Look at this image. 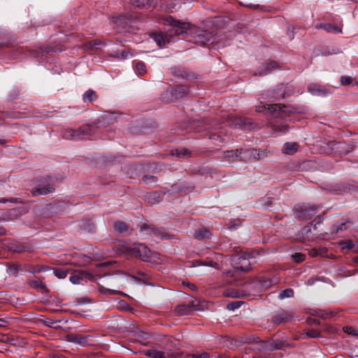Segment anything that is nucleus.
I'll list each match as a JSON object with an SVG mask.
<instances>
[{"label": "nucleus", "instance_id": "obj_30", "mask_svg": "<svg viewBox=\"0 0 358 358\" xmlns=\"http://www.w3.org/2000/svg\"><path fill=\"white\" fill-rule=\"evenodd\" d=\"M293 260L296 263H301L306 259V255L302 253H295L292 255Z\"/></svg>", "mask_w": 358, "mask_h": 358}, {"label": "nucleus", "instance_id": "obj_8", "mask_svg": "<svg viewBox=\"0 0 358 358\" xmlns=\"http://www.w3.org/2000/svg\"><path fill=\"white\" fill-rule=\"evenodd\" d=\"M308 91L314 96H325L329 94L325 87L318 83H310L308 87Z\"/></svg>", "mask_w": 358, "mask_h": 358}, {"label": "nucleus", "instance_id": "obj_11", "mask_svg": "<svg viewBox=\"0 0 358 358\" xmlns=\"http://www.w3.org/2000/svg\"><path fill=\"white\" fill-rule=\"evenodd\" d=\"M54 190H55V189L50 185H47V186L39 185L38 187L34 188L31 190V193L34 196L45 195L49 193L53 192Z\"/></svg>", "mask_w": 358, "mask_h": 358}, {"label": "nucleus", "instance_id": "obj_5", "mask_svg": "<svg viewBox=\"0 0 358 358\" xmlns=\"http://www.w3.org/2000/svg\"><path fill=\"white\" fill-rule=\"evenodd\" d=\"M188 93V89L183 85L178 86L176 88H171L164 92L162 94V100L166 102H171L183 97Z\"/></svg>", "mask_w": 358, "mask_h": 358}, {"label": "nucleus", "instance_id": "obj_55", "mask_svg": "<svg viewBox=\"0 0 358 358\" xmlns=\"http://www.w3.org/2000/svg\"><path fill=\"white\" fill-rule=\"evenodd\" d=\"M345 224H343L340 227H338L337 229H336V231L338 232L339 230H342L343 229V227L345 226Z\"/></svg>", "mask_w": 358, "mask_h": 358}, {"label": "nucleus", "instance_id": "obj_24", "mask_svg": "<svg viewBox=\"0 0 358 358\" xmlns=\"http://www.w3.org/2000/svg\"><path fill=\"white\" fill-rule=\"evenodd\" d=\"M171 155L173 156H176L178 157L188 156L189 155V152L186 148H180L176 149L171 151Z\"/></svg>", "mask_w": 358, "mask_h": 358}, {"label": "nucleus", "instance_id": "obj_60", "mask_svg": "<svg viewBox=\"0 0 358 358\" xmlns=\"http://www.w3.org/2000/svg\"><path fill=\"white\" fill-rule=\"evenodd\" d=\"M315 323L316 324H320V322L319 321H317V322L315 321Z\"/></svg>", "mask_w": 358, "mask_h": 358}, {"label": "nucleus", "instance_id": "obj_19", "mask_svg": "<svg viewBox=\"0 0 358 358\" xmlns=\"http://www.w3.org/2000/svg\"><path fill=\"white\" fill-rule=\"evenodd\" d=\"M148 201L151 204L159 203L162 199V196L159 192H154L147 196Z\"/></svg>", "mask_w": 358, "mask_h": 358}, {"label": "nucleus", "instance_id": "obj_28", "mask_svg": "<svg viewBox=\"0 0 358 358\" xmlns=\"http://www.w3.org/2000/svg\"><path fill=\"white\" fill-rule=\"evenodd\" d=\"M294 295V291L292 289H286L282 291H281L279 294V299H284L285 298H290L293 296Z\"/></svg>", "mask_w": 358, "mask_h": 358}, {"label": "nucleus", "instance_id": "obj_39", "mask_svg": "<svg viewBox=\"0 0 358 358\" xmlns=\"http://www.w3.org/2000/svg\"><path fill=\"white\" fill-rule=\"evenodd\" d=\"M243 303L242 301H236V302L231 303L228 305V308L231 309V310L238 308H240L241 303Z\"/></svg>", "mask_w": 358, "mask_h": 358}, {"label": "nucleus", "instance_id": "obj_21", "mask_svg": "<svg viewBox=\"0 0 358 358\" xmlns=\"http://www.w3.org/2000/svg\"><path fill=\"white\" fill-rule=\"evenodd\" d=\"M269 341L270 351L280 350L285 345L281 340H271Z\"/></svg>", "mask_w": 358, "mask_h": 358}, {"label": "nucleus", "instance_id": "obj_38", "mask_svg": "<svg viewBox=\"0 0 358 358\" xmlns=\"http://www.w3.org/2000/svg\"><path fill=\"white\" fill-rule=\"evenodd\" d=\"M210 138L214 140L216 143H222L224 141V138L217 134H213L210 136Z\"/></svg>", "mask_w": 358, "mask_h": 358}, {"label": "nucleus", "instance_id": "obj_49", "mask_svg": "<svg viewBox=\"0 0 358 358\" xmlns=\"http://www.w3.org/2000/svg\"><path fill=\"white\" fill-rule=\"evenodd\" d=\"M158 3L157 1H150V0H147V4H148L149 6H152V5H157Z\"/></svg>", "mask_w": 358, "mask_h": 358}, {"label": "nucleus", "instance_id": "obj_36", "mask_svg": "<svg viewBox=\"0 0 358 358\" xmlns=\"http://www.w3.org/2000/svg\"><path fill=\"white\" fill-rule=\"evenodd\" d=\"M352 78L350 76H341V83L342 85H349L352 83Z\"/></svg>", "mask_w": 358, "mask_h": 358}, {"label": "nucleus", "instance_id": "obj_26", "mask_svg": "<svg viewBox=\"0 0 358 358\" xmlns=\"http://www.w3.org/2000/svg\"><path fill=\"white\" fill-rule=\"evenodd\" d=\"M210 236V231L206 229L197 230L195 233V236L201 239L209 238Z\"/></svg>", "mask_w": 358, "mask_h": 358}, {"label": "nucleus", "instance_id": "obj_1", "mask_svg": "<svg viewBox=\"0 0 358 358\" xmlns=\"http://www.w3.org/2000/svg\"><path fill=\"white\" fill-rule=\"evenodd\" d=\"M269 113L275 115L271 121V127L277 135L285 134L288 131L286 124L281 121V119H285L292 113H308V107L305 106H280L278 104L268 105L267 108Z\"/></svg>", "mask_w": 358, "mask_h": 358}, {"label": "nucleus", "instance_id": "obj_29", "mask_svg": "<svg viewBox=\"0 0 358 358\" xmlns=\"http://www.w3.org/2000/svg\"><path fill=\"white\" fill-rule=\"evenodd\" d=\"M67 271L64 269H56L54 272L55 276L59 279H64L67 276Z\"/></svg>", "mask_w": 358, "mask_h": 358}, {"label": "nucleus", "instance_id": "obj_12", "mask_svg": "<svg viewBox=\"0 0 358 358\" xmlns=\"http://www.w3.org/2000/svg\"><path fill=\"white\" fill-rule=\"evenodd\" d=\"M140 258L143 261H150L152 257L151 250L144 245H139L137 248Z\"/></svg>", "mask_w": 358, "mask_h": 358}, {"label": "nucleus", "instance_id": "obj_54", "mask_svg": "<svg viewBox=\"0 0 358 358\" xmlns=\"http://www.w3.org/2000/svg\"><path fill=\"white\" fill-rule=\"evenodd\" d=\"M285 96V94H280V95H276L275 98L276 99H280V98H284Z\"/></svg>", "mask_w": 358, "mask_h": 358}, {"label": "nucleus", "instance_id": "obj_7", "mask_svg": "<svg viewBox=\"0 0 358 358\" xmlns=\"http://www.w3.org/2000/svg\"><path fill=\"white\" fill-rule=\"evenodd\" d=\"M140 230L141 232H144L148 230L150 231L148 233V235H151V234L153 233L156 236L162 239H165L169 237V235L164 229L155 228L146 224L141 225Z\"/></svg>", "mask_w": 358, "mask_h": 358}, {"label": "nucleus", "instance_id": "obj_27", "mask_svg": "<svg viewBox=\"0 0 358 358\" xmlns=\"http://www.w3.org/2000/svg\"><path fill=\"white\" fill-rule=\"evenodd\" d=\"M133 56V55L128 50H123L120 52H116L114 57L119 59H126L129 57Z\"/></svg>", "mask_w": 358, "mask_h": 358}, {"label": "nucleus", "instance_id": "obj_15", "mask_svg": "<svg viewBox=\"0 0 358 358\" xmlns=\"http://www.w3.org/2000/svg\"><path fill=\"white\" fill-rule=\"evenodd\" d=\"M145 355L152 358H166L164 352L157 349H149L145 352Z\"/></svg>", "mask_w": 358, "mask_h": 358}, {"label": "nucleus", "instance_id": "obj_50", "mask_svg": "<svg viewBox=\"0 0 358 358\" xmlns=\"http://www.w3.org/2000/svg\"><path fill=\"white\" fill-rule=\"evenodd\" d=\"M353 245H353V243H352L351 241H349V242L346 243V248H347L348 249H351V248H352Z\"/></svg>", "mask_w": 358, "mask_h": 358}, {"label": "nucleus", "instance_id": "obj_22", "mask_svg": "<svg viewBox=\"0 0 358 358\" xmlns=\"http://www.w3.org/2000/svg\"><path fill=\"white\" fill-rule=\"evenodd\" d=\"M136 73L139 76H143L146 73V66L143 62H138L135 66Z\"/></svg>", "mask_w": 358, "mask_h": 358}, {"label": "nucleus", "instance_id": "obj_10", "mask_svg": "<svg viewBox=\"0 0 358 358\" xmlns=\"http://www.w3.org/2000/svg\"><path fill=\"white\" fill-rule=\"evenodd\" d=\"M236 267L235 268L237 271H248L250 269V262L248 258L244 256H240L237 258L236 262Z\"/></svg>", "mask_w": 358, "mask_h": 358}, {"label": "nucleus", "instance_id": "obj_51", "mask_svg": "<svg viewBox=\"0 0 358 358\" xmlns=\"http://www.w3.org/2000/svg\"><path fill=\"white\" fill-rule=\"evenodd\" d=\"M102 44L101 41H95L93 44V47L96 48L98 45Z\"/></svg>", "mask_w": 358, "mask_h": 358}, {"label": "nucleus", "instance_id": "obj_2", "mask_svg": "<svg viewBox=\"0 0 358 358\" xmlns=\"http://www.w3.org/2000/svg\"><path fill=\"white\" fill-rule=\"evenodd\" d=\"M164 24L171 26L165 35L162 32L150 34V38L156 42L159 48H164L166 44L175 42L176 36L185 33L189 28V23L181 22L172 16H167L164 18Z\"/></svg>", "mask_w": 358, "mask_h": 358}, {"label": "nucleus", "instance_id": "obj_18", "mask_svg": "<svg viewBox=\"0 0 358 358\" xmlns=\"http://www.w3.org/2000/svg\"><path fill=\"white\" fill-rule=\"evenodd\" d=\"M29 285L34 288L41 290H45L46 289L45 285L39 278L34 279L28 282Z\"/></svg>", "mask_w": 358, "mask_h": 358}, {"label": "nucleus", "instance_id": "obj_35", "mask_svg": "<svg viewBox=\"0 0 358 358\" xmlns=\"http://www.w3.org/2000/svg\"><path fill=\"white\" fill-rule=\"evenodd\" d=\"M69 134H70V136L72 137V138H80L81 136H83L84 134L83 133L82 131L80 130H70L69 131Z\"/></svg>", "mask_w": 358, "mask_h": 358}, {"label": "nucleus", "instance_id": "obj_6", "mask_svg": "<svg viewBox=\"0 0 358 358\" xmlns=\"http://www.w3.org/2000/svg\"><path fill=\"white\" fill-rule=\"evenodd\" d=\"M230 123L229 126L234 127V128H240L242 129H252L251 123L246 122L245 118L241 117L227 116Z\"/></svg>", "mask_w": 358, "mask_h": 358}, {"label": "nucleus", "instance_id": "obj_17", "mask_svg": "<svg viewBox=\"0 0 358 358\" xmlns=\"http://www.w3.org/2000/svg\"><path fill=\"white\" fill-rule=\"evenodd\" d=\"M316 27L324 29L329 33H341L342 32L341 28H340L337 26H334V25L329 24H321L320 25H317Z\"/></svg>", "mask_w": 358, "mask_h": 358}, {"label": "nucleus", "instance_id": "obj_14", "mask_svg": "<svg viewBox=\"0 0 358 358\" xmlns=\"http://www.w3.org/2000/svg\"><path fill=\"white\" fill-rule=\"evenodd\" d=\"M278 64L276 62H271L264 64L262 69L259 72V75H266L271 72L273 69H278Z\"/></svg>", "mask_w": 358, "mask_h": 358}, {"label": "nucleus", "instance_id": "obj_37", "mask_svg": "<svg viewBox=\"0 0 358 358\" xmlns=\"http://www.w3.org/2000/svg\"><path fill=\"white\" fill-rule=\"evenodd\" d=\"M19 271L18 266L16 264H12L8 268V272L10 274L15 275Z\"/></svg>", "mask_w": 358, "mask_h": 358}, {"label": "nucleus", "instance_id": "obj_32", "mask_svg": "<svg viewBox=\"0 0 358 358\" xmlns=\"http://www.w3.org/2000/svg\"><path fill=\"white\" fill-rule=\"evenodd\" d=\"M306 336L308 338H315L320 337V333L317 330L311 329V330H308V331H306Z\"/></svg>", "mask_w": 358, "mask_h": 358}, {"label": "nucleus", "instance_id": "obj_57", "mask_svg": "<svg viewBox=\"0 0 358 358\" xmlns=\"http://www.w3.org/2000/svg\"><path fill=\"white\" fill-rule=\"evenodd\" d=\"M85 341V338H80V339H79L78 342H79V343H82V342H83V341Z\"/></svg>", "mask_w": 358, "mask_h": 358}, {"label": "nucleus", "instance_id": "obj_20", "mask_svg": "<svg viewBox=\"0 0 358 358\" xmlns=\"http://www.w3.org/2000/svg\"><path fill=\"white\" fill-rule=\"evenodd\" d=\"M96 94L94 90H89L84 93L83 95V99L85 103H91L92 101L96 99Z\"/></svg>", "mask_w": 358, "mask_h": 358}, {"label": "nucleus", "instance_id": "obj_25", "mask_svg": "<svg viewBox=\"0 0 358 358\" xmlns=\"http://www.w3.org/2000/svg\"><path fill=\"white\" fill-rule=\"evenodd\" d=\"M189 311V307L185 304L179 305L176 308V313L179 315H187Z\"/></svg>", "mask_w": 358, "mask_h": 358}, {"label": "nucleus", "instance_id": "obj_42", "mask_svg": "<svg viewBox=\"0 0 358 358\" xmlns=\"http://www.w3.org/2000/svg\"><path fill=\"white\" fill-rule=\"evenodd\" d=\"M56 323H57L56 321H54V320H50V319L45 321V326L49 327H53L54 324Z\"/></svg>", "mask_w": 358, "mask_h": 358}, {"label": "nucleus", "instance_id": "obj_46", "mask_svg": "<svg viewBox=\"0 0 358 358\" xmlns=\"http://www.w3.org/2000/svg\"><path fill=\"white\" fill-rule=\"evenodd\" d=\"M7 232H8V231L5 228L0 227V236L6 235Z\"/></svg>", "mask_w": 358, "mask_h": 358}, {"label": "nucleus", "instance_id": "obj_34", "mask_svg": "<svg viewBox=\"0 0 358 358\" xmlns=\"http://www.w3.org/2000/svg\"><path fill=\"white\" fill-rule=\"evenodd\" d=\"M343 330L348 334L358 336V329H356L352 327H345L343 328Z\"/></svg>", "mask_w": 358, "mask_h": 358}, {"label": "nucleus", "instance_id": "obj_47", "mask_svg": "<svg viewBox=\"0 0 358 358\" xmlns=\"http://www.w3.org/2000/svg\"><path fill=\"white\" fill-rule=\"evenodd\" d=\"M132 1V3L133 5L136 6V7H141L144 5L143 3H138V2H135L136 0H131Z\"/></svg>", "mask_w": 358, "mask_h": 358}, {"label": "nucleus", "instance_id": "obj_44", "mask_svg": "<svg viewBox=\"0 0 358 358\" xmlns=\"http://www.w3.org/2000/svg\"><path fill=\"white\" fill-rule=\"evenodd\" d=\"M282 321H284V317L282 316V315H278L277 317H275V318L274 319V322H277V323H280L282 322Z\"/></svg>", "mask_w": 358, "mask_h": 358}, {"label": "nucleus", "instance_id": "obj_23", "mask_svg": "<svg viewBox=\"0 0 358 358\" xmlns=\"http://www.w3.org/2000/svg\"><path fill=\"white\" fill-rule=\"evenodd\" d=\"M114 228L117 232L122 233L127 231L128 226L125 222L122 221H117L115 222Z\"/></svg>", "mask_w": 358, "mask_h": 358}, {"label": "nucleus", "instance_id": "obj_31", "mask_svg": "<svg viewBox=\"0 0 358 358\" xmlns=\"http://www.w3.org/2000/svg\"><path fill=\"white\" fill-rule=\"evenodd\" d=\"M69 280L71 283L74 285H78L81 282V281L83 280V278L80 275L74 274L70 277Z\"/></svg>", "mask_w": 358, "mask_h": 358}, {"label": "nucleus", "instance_id": "obj_9", "mask_svg": "<svg viewBox=\"0 0 358 358\" xmlns=\"http://www.w3.org/2000/svg\"><path fill=\"white\" fill-rule=\"evenodd\" d=\"M194 43L201 46H204L208 44V43L212 38V34L207 31H202L194 37Z\"/></svg>", "mask_w": 358, "mask_h": 358}, {"label": "nucleus", "instance_id": "obj_33", "mask_svg": "<svg viewBox=\"0 0 358 358\" xmlns=\"http://www.w3.org/2000/svg\"><path fill=\"white\" fill-rule=\"evenodd\" d=\"M143 180L146 184L155 183L157 181V178L154 176H145Z\"/></svg>", "mask_w": 358, "mask_h": 358}, {"label": "nucleus", "instance_id": "obj_61", "mask_svg": "<svg viewBox=\"0 0 358 358\" xmlns=\"http://www.w3.org/2000/svg\"><path fill=\"white\" fill-rule=\"evenodd\" d=\"M357 85H358V82H357Z\"/></svg>", "mask_w": 358, "mask_h": 358}, {"label": "nucleus", "instance_id": "obj_56", "mask_svg": "<svg viewBox=\"0 0 358 358\" xmlns=\"http://www.w3.org/2000/svg\"><path fill=\"white\" fill-rule=\"evenodd\" d=\"M8 201V200H7V199H1V200H0V203H6Z\"/></svg>", "mask_w": 358, "mask_h": 358}, {"label": "nucleus", "instance_id": "obj_58", "mask_svg": "<svg viewBox=\"0 0 358 358\" xmlns=\"http://www.w3.org/2000/svg\"><path fill=\"white\" fill-rule=\"evenodd\" d=\"M16 199L12 198L10 201L12 202H15Z\"/></svg>", "mask_w": 358, "mask_h": 358}, {"label": "nucleus", "instance_id": "obj_43", "mask_svg": "<svg viewBox=\"0 0 358 358\" xmlns=\"http://www.w3.org/2000/svg\"><path fill=\"white\" fill-rule=\"evenodd\" d=\"M201 124H202V128H197V129H196V131H201L202 129H208V128H210V127H211L210 126L207 125L206 123H203V121L201 122Z\"/></svg>", "mask_w": 358, "mask_h": 358}, {"label": "nucleus", "instance_id": "obj_41", "mask_svg": "<svg viewBox=\"0 0 358 358\" xmlns=\"http://www.w3.org/2000/svg\"><path fill=\"white\" fill-rule=\"evenodd\" d=\"M192 357L193 358H209V355L204 352L201 354H194Z\"/></svg>", "mask_w": 358, "mask_h": 358}, {"label": "nucleus", "instance_id": "obj_4", "mask_svg": "<svg viewBox=\"0 0 358 358\" xmlns=\"http://www.w3.org/2000/svg\"><path fill=\"white\" fill-rule=\"evenodd\" d=\"M318 208V206L310 203H303L296 206L294 210L299 219L309 220L317 213Z\"/></svg>", "mask_w": 358, "mask_h": 358}, {"label": "nucleus", "instance_id": "obj_53", "mask_svg": "<svg viewBox=\"0 0 358 358\" xmlns=\"http://www.w3.org/2000/svg\"><path fill=\"white\" fill-rule=\"evenodd\" d=\"M187 285L190 287L191 289L194 290L196 289V285L191 283H187Z\"/></svg>", "mask_w": 358, "mask_h": 358}, {"label": "nucleus", "instance_id": "obj_59", "mask_svg": "<svg viewBox=\"0 0 358 358\" xmlns=\"http://www.w3.org/2000/svg\"><path fill=\"white\" fill-rule=\"evenodd\" d=\"M110 292H111V293H115V290H110Z\"/></svg>", "mask_w": 358, "mask_h": 358}, {"label": "nucleus", "instance_id": "obj_52", "mask_svg": "<svg viewBox=\"0 0 358 358\" xmlns=\"http://www.w3.org/2000/svg\"><path fill=\"white\" fill-rule=\"evenodd\" d=\"M138 274L143 276L145 278V279H148V275L145 273H144L143 272L139 271V272H138Z\"/></svg>", "mask_w": 358, "mask_h": 358}, {"label": "nucleus", "instance_id": "obj_3", "mask_svg": "<svg viewBox=\"0 0 358 358\" xmlns=\"http://www.w3.org/2000/svg\"><path fill=\"white\" fill-rule=\"evenodd\" d=\"M223 157L227 159L229 162H234L238 159L240 160L258 159L259 158V153L255 148L237 149L224 152Z\"/></svg>", "mask_w": 358, "mask_h": 358}, {"label": "nucleus", "instance_id": "obj_16", "mask_svg": "<svg viewBox=\"0 0 358 358\" xmlns=\"http://www.w3.org/2000/svg\"><path fill=\"white\" fill-rule=\"evenodd\" d=\"M298 149V144L296 143H286L284 145L282 151L287 155H293Z\"/></svg>", "mask_w": 358, "mask_h": 358}, {"label": "nucleus", "instance_id": "obj_40", "mask_svg": "<svg viewBox=\"0 0 358 358\" xmlns=\"http://www.w3.org/2000/svg\"><path fill=\"white\" fill-rule=\"evenodd\" d=\"M115 114L106 115L103 117V120L107 122L108 124L113 123V120L115 119Z\"/></svg>", "mask_w": 358, "mask_h": 358}, {"label": "nucleus", "instance_id": "obj_13", "mask_svg": "<svg viewBox=\"0 0 358 358\" xmlns=\"http://www.w3.org/2000/svg\"><path fill=\"white\" fill-rule=\"evenodd\" d=\"M249 342H254L257 344V349L259 351H270L269 341H262L259 339V338H254L252 339H250Z\"/></svg>", "mask_w": 358, "mask_h": 358}, {"label": "nucleus", "instance_id": "obj_48", "mask_svg": "<svg viewBox=\"0 0 358 358\" xmlns=\"http://www.w3.org/2000/svg\"><path fill=\"white\" fill-rule=\"evenodd\" d=\"M7 324V321L3 318H0V327H5Z\"/></svg>", "mask_w": 358, "mask_h": 358}, {"label": "nucleus", "instance_id": "obj_45", "mask_svg": "<svg viewBox=\"0 0 358 358\" xmlns=\"http://www.w3.org/2000/svg\"><path fill=\"white\" fill-rule=\"evenodd\" d=\"M127 279L133 280L134 282H140L141 281V280L138 279L136 277L131 275H128Z\"/></svg>", "mask_w": 358, "mask_h": 358}]
</instances>
